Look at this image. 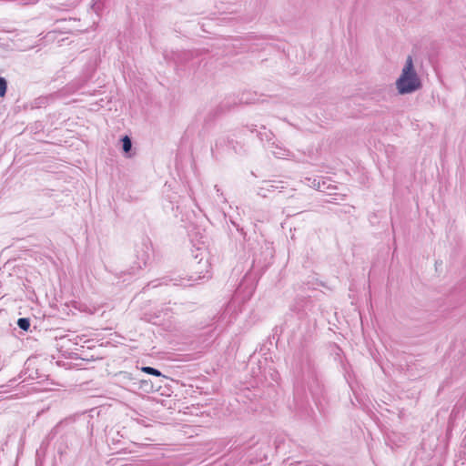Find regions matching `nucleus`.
<instances>
[{
	"instance_id": "nucleus-1",
	"label": "nucleus",
	"mask_w": 466,
	"mask_h": 466,
	"mask_svg": "<svg viewBox=\"0 0 466 466\" xmlns=\"http://www.w3.org/2000/svg\"><path fill=\"white\" fill-rule=\"evenodd\" d=\"M308 389L313 398L321 393V384L318 379L314 365L309 360L302 364L295 385L294 400L298 408H303L305 391Z\"/></svg>"
},
{
	"instance_id": "nucleus-7",
	"label": "nucleus",
	"mask_w": 466,
	"mask_h": 466,
	"mask_svg": "<svg viewBox=\"0 0 466 466\" xmlns=\"http://www.w3.org/2000/svg\"><path fill=\"white\" fill-rule=\"evenodd\" d=\"M17 326L22 329V330H28L29 328H30V319H27V318H20L18 319L17 320Z\"/></svg>"
},
{
	"instance_id": "nucleus-12",
	"label": "nucleus",
	"mask_w": 466,
	"mask_h": 466,
	"mask_svg": "<svg viewBox=\"0 0 466 466\" xmlns=\"http://www.w3.org/2000/svg\"><path fill=\"white\" fill-rule=\"evenodd\" d=\"M203 266H204L205 268H208V261H207V260L203 263Z\"/></svg>"
},
{
	"instance_id": "nucleus-2",
	"label": "nucleus",
	"mask_w": 466,
	"mask_h": 466,
	"mask_svg": "<svg viewBox=\"0 0 466 466\" xmlns=\"http://www.w3.org/2000/svg\"><path fill=\"white\" fill-rule=\"evenodd\" d=\"M422 86L421 81L414 69L412 57L409 56L396 81V88L400 95L411 94Z\"/></svg>"
},
{
	"instance_id": "nucleus-11",
	"label": "nucleus",
	"mask_w": 466,
	"mask_h": 466,
	"mask_svg": "<svg viewBox=\"0 0 466 466\" xmlns=\"http://www.w3.org/2000/svg\"><path fill=\"white\" fill-rule=\"evenodd\" d=\"M264 135H265L267 140H270L271 137L273 136V134L271 132H268V133L265 132Z\"/></svg>"
},
{
	"instance_id": "nucleus-9",
	"label": "nucleus",
	"mask_w": 466,
	"mask_h": 466,
	"mask_svg": "<svg viewBox=\"0 0 466 466\" xmlns=\"http://www.w3.org/2000/svg\"><path fill=\"white\" fill-rule=\"evenodd\" d=\"M7 91V81L5 78L0 76V97L5 96Z\"/></svg>"
},
{
	"instance_id": "nucleus-14",
	"label": "nucleus",
	"mask_w": 466,
	"mask_h": 466,
	"mask_svg": "<svg viewBox=\"0 0 466 466\" xmlns=\"http://www.w3.org/2000/svg\"><path fill=\"white\" fill-rule=\"evenodd\" d=\"M259 195L266 197V194H262L261 192L258 193Z\"/></svg>"
},
{
	"instance_id": "nucleus-6",
	"label": "nucleus",
	"mask_w": 466,
	"mask_h": 466,
	"mask_svg": "<svg viewBox=\"0 0 466 466\" xmlns=\"http://www.w3.org/2000/svg\"><path fill=\"white\" fill-rule=\"evenodd\" d=\"M122 149L125 153H129L132 148V141L128 136H125L122 139Z\"/></svg>"
},
{
	"instance_id": "nucleus-4",
	"label": "nucleus",
	"mask_w": 466,
	"mask_h": 466,
	"mask_svg": "<svg viewBox=\"0 0 466 466\" xmlns=\"http://www.w3.org/2000/svg\"><path fill=\"white\" fill-rule=\"evenodd\" d=\"M270 151L278 158H283L290 156V152L288 149L279 145H276L275 143H272Z\"/></svg>"
},
{
	"instance_id": "nucleus-10",
	"label": "nucleus",
	"mask_w": 466,
	"mask_h": 466,
	"mask_svg": "<svg viewBox=\"0 0 466 466\" xmlns=\"http://www.w3.org/2000/svg\"><path fill=\"white\" fill-rule=\"evenodd\" d=\"M240 101L241 102H244V103H252L253 101L248 97H245V94H242V96L240 98Z\"/></svg>"
},
{
	"instance_id": "nucleus-8",
	"label": "nucleus",
	"mask_w": 466,
	"mask_h": 466,
	"mask_svg": "<svg viewBox=\"0 0 466 466\" xmlns=\"http://www.w3.org/2000/svg\"><path fill=\"white\" fill-rule=\"evenodd\" d=\"M141 370L143 372H145L147 374H150V375L157 376V377L162 376L161 371L153 367L145 366V367H142Z\"/></svg>"
},
{
	"instance_id": "nucleus-13",
	"label": "nucleus",
	"mask_w": 466,
	"mask_h": 466,
	"mask_svg": "<svg viewBox=\"0 0 466 466\" xmlns=\"http://www.w3.org/2000/svg\"><path fill=\"white\" fill-rule=\"evenodd\" d=\"M198 264L201 267L202 260H199V261L198 262Z\"/></svg>"
},
{
	"instance_id": "nucleus-5",
	"label": "nucleus",
	"mask_w": 466,
	"mask_h": 466,
	"mask_svg": "<svg viewBox=\"0 0 466 466\" xmlns=\"http://www.w3.org/2000/svg\"><path fill=\"white\" fill-rule=\"evenodd\" d=\"M265 187H260V191H275L276 189L283 188V182L281 181H266Z\"/></svg>"
},
{
	"instance_id": "nucleus-3",
	"label": "nucleus",
	"mask_w": 466,
	"mask_h": 466,
	"mask_svg": "<svg viewBox=\"0 0 466 466\" xmlns=\"http://www.w3.org/2000/svg\"><path fill=\"white\" fill-rule=\"evenodd\" d=\"M206 278V274L202 275V271L197 270L195 274L191 275L189 279H181L179 283H175V285H181V286H191L193 285L192 282ZM207 278H209V276H207Z\"/></svg>"
}]
</instances>
